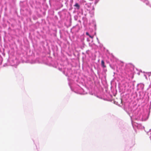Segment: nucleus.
<instances>
[{
  "instance_id": "obj_1",
  "label": "nucleus",
  "mask_w": 151,
  "mask_h": 151,
  "mask_svg": "<svg viewBox=\"0 0 151 151\" xmlns=\"http://www.w3.org/2000/svg\"><path fill=\"white\" fill-rule=\"evenodd\" d=\"M101 65L103 68H105L106 66L105 65V63L103 60H102L101 61Z\"/></svg>"
},
{
  "instance_id": "obj_2",
  "label": "nucleus",
  "mask_w": 151,
  "mask_h": 151,
  "mask_svg": "<svg viewBox=\"0 0 151 151\" xmlns=\"http://www.w3.org/2000/svg\"><path fill=\"white\" fill-rule=\"evenodd\" d=\"M74 6L76 7L78 9H79L80 8V6L78 3H76L74 5Z\"/></svg>"
},
{
  "instance_id": "obj_3",
  "label": "nucleus",
  "mask_w": 151,
  "mask_h": 151,
  "mask_svg": "<svg viewBox=\"0 0 151 151\" xmlns=\"http://www.w3.org/2000/svg\"><path fill=\"white\" fill-rule=\"evenodd\" d=\"M89 36V37L90 38H91V39H93V36H91V35H90Z\"/></svg>"
},
{
  "instance_id": "obj_4",
  "label": "nucleus",
  "mask_w": 151,
  "mask_h": 151,
  "mask_svg": "<svg viewBox=\"0 0 151 151\" xmlns=\"http://www.w3.org/2000/svg\"><path fill=\"white\" fill-rule=\"evenodd\" d=\"M86 35H88V36H89L90 35H89V33L88 32H86Z\"/></svg>"
}]
</instances>
